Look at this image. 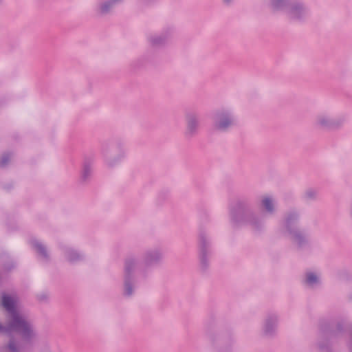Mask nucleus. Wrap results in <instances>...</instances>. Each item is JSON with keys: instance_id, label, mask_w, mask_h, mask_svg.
I'll use <instances>...</instances> for the list:
<instances>
[{"instance_id": "nucleus-7", "label": "nucleus", "mask_w": 352, "mask_h": 352, "mask_svg": "<svg viewBox=\"0 0 352 352\" xmlns=\"http://www.w3.org/2000/svg\"><path fill=\"white\" fill-rule=\"evenodd\" d=\"M38 250L41 252H42V251H43V248H41V247H38Z\"/></svg>"}, {"instance_id": "nucleus-3", "label": "nucleus", "mask_w": 352, "mask_h": 352, "mask_svg": "<svg viewBox=\"0 0 352 352\" xmlns=\"http://www.w3.org/2000/svg\"><path fill=\"white\" fill-rule=\"evenodd\" d=\"M263 206H265V208L270 211L272 210V201L269 199V198H265L263 200Z\"/></svg>"}, {"instance_id": "nucleus-6", "label": "nucleus", "mask_w": 352, "mask_h": 352, "mask_svg": "<svg viewBox=\"0 0 352 352\" xmlns=\"http://www.w3.org/2000/svg\"><path fill=\"white\" fill-rule=\"evenodd\" d=\"M6 161L4 160V159H2V160L1 161V165H4L6 164Z\"/></svg>"}, {"instance_id": "nucleus-9", "label": "nucleus", "mask_w": 352, "mask_h": 352, "mask_svg": "<svg viewBox=\"0 0 352 352\" xmlns=\"http://www.w3.org/2000/svg\"><path fill=\"white\" fill-rule=\"evenodd\" d=\"M225 1H228L229 0H224Z\"/></svg>"}, {"instance_id": "nucleus-2", "label": "nucleus", "mask_w": 352, "mask_h": 352, "mask_svg": "<svg viewBox=\"0 0 352 352\" xmlns=\"http://www.w3.org/2000/svg\"><path fill=\"white\" fill-rule=\"evenodd\" d=\"M317 276L314 274H308L307 276L306 282L309 285H312L317 281Z\"/></svg>"}, {"instance_id": "nucleus-4", "label": "nucleus", "mask_w": 352, "mask_h": 352, "mask_svg": "<svg viewBox=\"0 0 352 352\" xmlns=\"http://www.w3.org/2000/svg\"><path fill=\"white\" fill-rule=\"evenodd\" d=\"M228 122H222L219 124V128L225 129L228 125Z\"/></svg>"}, {"instance_id": "nucleus-8", "label": "nucleus", "mask_w": 352, "mask_h": 352, "mask_svg": "<svg viewBox=\"0 0 352 352\" xmlns=\"http://www.w3.org/2000/svg\"><path fill=\"white\" fill-rule=\"evenodd\" d=\"M106 6H104L103 8H102V10H106V8H105Z\"/></svg>"}, {"instance_id": "nucleus-5", "label": "nucleus", "mask_w": 352, "mask_h": 352, "mask_svg": "<svg viewBox=\"0 0 352 352\" xmlns=\"http://www.w3.org/2000/svg\"><path fill=\"white\" fill-rule=\"evenodd\" d=\"M125 292L128 295L131 294V289L128 285H126Z\"/></svg>"}, {"instance_id": "nucleus-1", "label": "nucleus", "mask_w": 352, "mask_h": 352, "mask_svg": "<svg viewBox=\"0 0 352 352\" xmlns=\"http://www.w3.org/2000/svg\"><path fill=\"white\" fill-rule=\"evenodd\" d=\"M14 304L15 300L13 298L8 295L2 296L3 307L12 314L11 329L25 335L30 331V326L21 316L14 311Z\"/></svg>"}]
</instances>
